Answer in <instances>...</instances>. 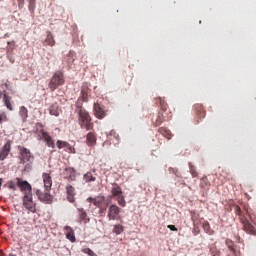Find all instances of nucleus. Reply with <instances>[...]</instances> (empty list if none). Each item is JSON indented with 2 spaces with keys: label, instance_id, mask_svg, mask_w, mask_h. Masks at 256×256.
I'll use <instances>...</instances> for the list:
<instances>
[{
  "label": "nucleus",
  "instance_id": "bb28decb",
  "mask_svg": "<svg viewBox=\"0 0 256 256\" xmlns=\"http://www.w3.org/2000/svg\"><path fill=\"white\" fill-rule=\"evenodd\" d=\"M210 188V182L207 181V178H201V189L207 190Z\"/></svg>",
  "mask_w": 256,
  "mask_h": 256
},
{
  "label": "nucleus",
  "instance_id": "a19ab883",
  "mask_svg": "<svg viewBox=\"0 0 256 256\" xmlns=\"http://www.w3.org/2000/svg\"><path fill=\"white\" fill-rule=\"evenodd\" d=\"M0 190H2V178H0Z\"/></svg>",
  "mask_w": 256,
  "mask_h": 256
},
{
  "label": "nucleus",
  "instance_id": "dca6fc26",
  "mask_svg": "<svg viewBox=\"0 0 256 256\" xmlns=\"http://www.w3.org/2000/svg\"><path fill=\"white\" fill-rule=\"evenodd\" d=\"M95 142H96V137H94V133L88 132V134L85 135V145H88V147H94Z\"/></svg>",
  "mask_w": 256,
  "mask_h": 256
},
{
  "label": "nucleus",
  "instance_id": "aec40b11",
  "mask_svg": "<svg viewBox=\"0 0 256 256\" xmlns=\"http://www.w3.org/2000/svg\"><path fill=\"white\" fill-rule=\"evenodd\" d=\"M112 197H122L121 187L117 186V184H112Z\"/></svg>",
  "mask_w": 256,
  "mask_h": 256
},
{
  "label": "nucleus",
  "instance_id": "e433bc0d",
  "mask_svg": "<svg viewBox=\"0 0 256 256\" xmlns=\"http://www.w3.org/2000/svg\"><path fill=\"white\" fill-rule=\"evenodd\" d=\"M110 136H112V139H115V144H117V141H119V136H117V133L112 131L110 132Z\"/></svg>",
  "mask_w": 256,
  "mask_h": 256
},
{
  "label": "nucleus",
  "instance_id": "ddd939ff",
  "mask_svg": "<svg viewBox=\"0 0 256 256\" xmlns=\"http://www.w3.org/2000/svg\"><path fill=\"white\" fill-rule=\"evenodd\" d=\"M65 195H67V200H69V203H75V187L65 186Z\"/></svg>",
  "mask_w": 256,
  "mask_h": 256
},
{
  "label": "nucleus",
  "instance_id": "f257e3e1",
  "mask_svg": "<svg viewBox=\"0 0 256 256\" xmlns=\"http://www.w3.org/2000/svg\"><path fill=\"white\" fill-rule=\"evenodd\" d=\"M6 188L12 191L19 189L22 192V208H26L29 213H35V202L32 201V185L22 178H16V181H6Z\"/></svg>",
  "mask_w": 256,
  "mask_h": 256
},
{
  "label": "nucleus",
  "instance_id": "4c0bfd02",
  "mask_svg": "<svg viewBox=\"0 0 256 256\" xmlns=\"http://www.w3.org/2000/svg\"><path fill=\"white\" fill-rule=\"evenodd\" d=\"M191 221L197 222V214H191Z\"/></svg>",
  "mask_w": 256,
  "mask_h": 256
},
{
  "label": "nucleus",
  "instance_id": "6e6552de",
  "mask_svg": "<svg viewBox=\"0 0 256 256\" xmlns=\"http://www.w3.org/2000/svg\"><path fill=\"white\" fill-rule=\"evenodd\" d=\"M88 203H92V205H95V207H98V209H102L104 211V208H108L111 206H108V200H104V196H95V198H88Z\"/></svg>",
  "mask_w": 256,
  "mask_h": 256
},
{
  "label": "nucleus",
  "instance_id": "c756f323",
  "mask_svg": "<svg viewBox=\"0 0 256 256\" xmlns=\"http://www.w3.org/2000/svg\"><path fill=\"white\" fill-rule=\"evenodd\" d=\"M65 173L69 174V179L75 177V168H65Z\"/></svg>",
  "mask_w": 256,
  "mask_h": 256
},
{
  "label": "nucleus",
  "instance_id": "cd10ccee",
  "mask_svg": "<svg viewBox=\"0 0 256 256\" xmlns=\"http://www.w3.org/2000/svg\"><path fill=\"white\" fill-rule=\"evenodd\" d=\"M189 172H191V178H197V170L193 168V164L188 163Z\"/></svg>",
  "mask_w": 256,
  "mask_h": 256
},
{
  "label": "nucleus",
  "instance_id": "6ab92c4d",
  "mask_svg": "<svg viewBox=\"0 0 256 256\" xmlns=\"http://www.w3.org/2000/svg\"><path fill=\"white\" fill-rule=\"evenodd\" d=\"M194 112L197 113V118H203L205 116V113H203V106L200 104L194 105Z\"/></svg>",
  "mask_w": 256,
  "mask_h": 256
},
{
  "label": "nucleus",
  "instance_id": "7c9ffc66",
  "mask_svg": "<svg viewBox=\"0 0 256 256\" xmlns=\"http://www.w3.org/2000/svg\"><path fill=\"white\" fill-rule=\"evenodd\" d=\"M82 253L85 255H88V256H98V255L94 254V252L91 251V249H89V248L82 249Z\"/></svg>",
  "mask_w": 256,
  "mask_h": 256
},
{
  "label": "nucleus",
  "instance_id": "393cba45",
  "mask_svg": "<svg viewBox=\"0 0 256 256\" xmlns=\"http://www.w3.org/2000/svg\"><path fill=\"white\" fill-rule=\"evenodd\" d=\"M49 115L58 117V105L52 104V106H49Z\"/></svg>",
  "mask_w": 256,
  "mask_h": 256
},
{
  "label": "nucleus",
  "instance_id": "a211bd4d",
  "mask_svg": "<svg viewBox=\"0 0 256 256\" xmlns=\"http://www.w3.org/2000/svg\"><path fill=\"white\" fill-rule=\"evenodd\" d=\"M46 45H49L50 47H53L55 45V39L53 38V34L48 31L47 32V37L45 39Z\"/></svg>",
  "mask_w": 256,
  "mask_h": 256
},
{
  "label": "nucleus",
  "instance_id": "39448f33",
  "mask_svg": "<svg viewBox=\"0 0 256 256\" xmlns=\"http://www.w3.org/2000/svg\"><path fill=\"white\" fill-rule=\"evenodd\" d=\"M234 214L237 215V217H240V224L244 225V232L247 233V235L256 237V228L246 220V216H248L246 207H244V210H241L240 206H234Z\"/></svg>",
  "mask_w": 256,
  "mask_h": 256
},
{
  "label": "nucleus",
  "instance_id": "473e14b6",
  "mask_svg": "<svg viewBox=\"0 0 256 256\" xmlns=\"http://www.w3.org/2000/svg\"><path fill=\"white\" fill-rule=\"evenodd\" d=\"M1 87L2 89L9 90V80H2Z\"/></svg>",
  "mask_w": 256,
  "mask_h": 256
},
{
  "label": "nucleus",
  "instance_id": "ea45409f",
  "mask_svg": "<svg viewBox=\"0 0 256 256\" xmlns=\"http://www.w3.org/2000/svg\"><path fill=\"white\" fill-rule=\"evenodd\" d=\"M3 121H5V115H0V125H2Z\"/></svg>",
  "mask_w": 256,
  "mask_h": 256
},
{
  "label": "nucleus",
  "instance_id": "412c9836",
  "mask_svg": "<svg viewBox=\"0 0 256 256\" xmlns=\"http://www.w3.org/2000/svg\"><path fill=\"white\" fill-rule=\"evenodd\" d=\"M161 123H164V114L158 112V116L154 118V127L160 126Z\"/></svg>",
  "mask_w": 256,
  "mask_h": 256
},
{
  "label": "nucleus",
  "instance_id": "20e7f679",
  "mask_svg": "<svg viewBox=\"0 0 256 256\" xmlns=\"http://www.w3.org/2000/svg\"><path fill=\"white\" fill-rule=\"evenodd\" d=\"M75 113L78 114V127L85 129V131H91L94 128V124L91 123V115L84 108H81V104L75 105Z\"/></svg>",
  "mask_w": 256,
  "mask_h": 256
},
{
  "label": "nucleus",
  "instance_id": "4468645a",
  "mask_svg": "<svg viewBox=\"0 0 256 256\" xmlns=\"http://www.w3.org/2000/svg\"><path fill=\"white\" fill-rule=\"evenodd\" d=\"M0 100H2V104L6 105V109H8L9 111H12V102H10L12 98L0 92Z\"/></svg>",
  "mask_w": 256,
  "mask_h": 256
},
{
  "label": "nucleus",
  "instance_id": "2f4dec72",
  "mask_svg": "<svg viewBox=\"0 0 256 256\" xmlns=\"http://www.w3.org/2000/svg\"><path fill=\"white\" fill-rule=\"evenodd\" d=\"M88 99V88H82V102Z\"/></svg>",
  "mask_w": 256,
  "mask_h": 256
},
{
  "label": "nucleus",
  "instance_id": "2eb2a0df",
  "mask_svg": "<svg viewBox=\"0 0 256 256\" xmlns=\"http://www.w3.org/2000/svg\"><path fill=\"white\" fill-rule=\"evenodd\" d=\"M65 239L75 243V231L71 230V227L65 226Z\"/></svg>",
  "mask_w": 256,
  "mask_h": 256
},
{
  "label": "nucleus",
  "instance_id": "c85d7f7f",
  "mask_svg": "<svg viewBox=\"0 0 256 256\" xmlns=\"http://www.w3.org/2000/svg\"><path fill=\"white\" fill-rule=\"evenodd\" d=\"M35 1L36 0H29V6H28V9L31 13V15H33V13H35Z\"/></svg>",
  "mask_w": 256,
  "mask_h": 256
},
{
  "label": "nucleus",
  "instance_id": "9d476101",
  "mask_svg": "<svg viewBox=\"0 0 256 256\" xmlns=\"http://www.w3.org/2000/svg\"><path fill=\"white\" fill-rule=\"evenodd\" d=\"M105 210H108V221L117 220V214L121 213V208H117V205L105 207Z\"/></svg>",
  "mask_w": 256,
  "mask_h": 256
},
{
  "label": "nucleus",
  "instance_id": "72a5a7b5",
  "mask_svg": "<svg viewBox=\"0 0 256 256\" xmlns=\"http://www.w3.org/2000/svg\"><path fill=\"white\" fill-rule=\"evenodd\" d=\"M211 256H220V251H217V247H211Z\"/></svg>",
  "mask_w": 256,
  "mask_h": 256
},
{
  "label": "nucleus",
  "instance_id": "f03ea898",
  "mask_svg": "<svg viewBox=\"0 0 256 256\" xmlns=\"http://www.w3.org/2000/svg\"><path fill=\"white\" fill-rule=\"evenodd\" d=\"M36 135L39 136V140H42L45 142V147H49L52 149H65L67 152L71 154H75V148L71 147L68 142L65 141H55L51 140V136L48 135V132H45L44 130H37Z\"/></svg>",
  "mask_w": 256,
  "mask_h": 256
},
{
  "label": "nucleus",
  "instance_id": "f704fd0d",
  "mask_svg": "<svg viewBox=\"0 0 256 256\" xmlns=\"http://www.w3.org/2000/svg\"><path fill=\"white\" fill-rule=\"evenodd\" d=\"M118 198V206L124 207V196H115Z\"/></svg>",
  "mask_w": 256,
  "mask_h": 256
},
{
  "label": "nucleus",
  "instance_id": "7ed1b4c3",
  "mask_svg": "<svg viewBox=\"0 0 256 256\" xmlns=\"http://www.w3.org/2000/svg\"><path fill=\"white\" fill-rule=\"evenodd\" d=\"M42 186H44L45 191L36 190V197L39 198V202L45 205H51V194L48 191L51 190V176L48 173H42Z\"/></svg>",
  "mask_w": 256,
  "mask_h": 256
},
{
  "label": "nucleus",
  "instance_id": "5701e85b",
  "mask_svg": "<svg viewBox=\"0 0 256 256\" xmlns=\"http://www.w3.org/2000/svg\"><path fill=\"white\" fill-rule=\"evenodd\" d=\"M19 117L22 118V121L28 118V110L25 109V106L19 107Z\"/></svg>",
  "mask_w": 256,
  "mask_h": 256
},
{
  "label": "nucleus",
  "instance_id": "9b49d317",
  "mask_svg": "<svg viewBox=\"0 0 256 256\" xmlns=\"http://www.w3.org/2000/svg\"><path fill=\"white\" fill-rule=\"evenodd\" d=\"M93 114H95V119L101 120L104 119V116H106V111L104 110V107L99 105L98 103H95L92 107Z\"/></svg>",
  "mask_w": 256,
  "mask_h": 256
},
{
  "label": "nucleus",
  "instance_id": "c03bdc74",
  "mask_svg": "<svg viewBox=\"0 0 256 256\" xmlns=\"http://www.w3.org/2000/svg\"><path fill=\"white\" fill-rule=\"evenodd\" d=\"M9 256H15V254H9Z\"/></svg>",
  "mask_w": 256,
  "mask_h": 256
},
{
  "label": "nucleus",
  "instance_id": "f3484780",
  "mask_svg": "<svg viewBox=\"0 0 256 256\" xmlns=\"http://www.w3.org/2000/svg\"><path fill=\"white\" fill-rule=\"evenodd\" d=\"M78 223L88 224V214L84 213V209L78 208Z\"/></svg>",
  "mask_w": 256,
  "mask_h": 256
},
{
  "label": "nucleus",
  "instance_id": "37998d69",
  "mask_svg": "<svg viewBox=\"0 0 256 256\" xmlns=\"http://www.w3.org/2000/svg\"><path fill=\"white\" fill-rule=\"evenodd\" d=\"M0 256H5V253L0 252Z\"/></svg>",
  "mask_w": 256,
  "mask_h": 256
},
{
  "label": "nucleus",
  "instance_id": "423d86ee",
  "mask_svg": "<svg viewBox=\"0 0 256 256\" xmlns=\"http://www.w3.org/2000/svg\"><path fill=\"white\" fill-rule=\"evenodd\" d=\"M32 152L27 148L19 146V164L26 165V171L32 169Z\"/></svg>",
  "mask_w": 256,
  "mask_h": 256
},
{
  "label": "nucleus",
  "instance_id": "f8f14e48",
  "mask_svg": "<svg viewBox=\"0 0 256 256\" xmlns=\"http://www.w3.org/2000/svg\"><path fill=\"white\" fill-rule=\"evenodd\" d=\"M224 245H227V250H229L230 253L234 254V256H240V248L236 247V245H233V241L227 239L226 241H224Z\"/></svg>",
  "mask_w": 256,
  "mask_h": 256
},
{
  "label": "nucleus",
  "instance_id": "4be33fe9",
  "mask_svg": "<svg viewBox=\"0 0 256 256\" xmlns=\"http://www.w3.org/2000/svg\"><path fill=\"white\" fill-rule=\"evenodd\" d=\"M158 133L161 134V136H163L164 138L170 140V130H167V128H158Z\"/></svg>",
  "mask_w": 256,
  "mask_h": 256
},
{
  "label": "nucleus",
  "instance_id": "1a4fd4ad",
  "mask_svg": "<svg viewBox=\"0 0 256 256\" xmlns=\"http://www.w3.org/2000/svg\"><path fill=\"white\" fill-rule=\"evenodd\" d=\"M10 151H12V141L8 140L0 148V161H5V158L9 157Z\"/></svg>",
  "mask_w": 256,
  "mask_h": 256
},
{
  "label": "nucleus",
  "instance_id": "58836bf2",
  "mask_svg": "<svg viewBox=\"0 0 256 256\" xmlns=\"http://www.w3.org/2000/svg\"><path fill=\"white\" fill-rule=\"evenodd\" d=\"M168 230H171V231L177 232V228H176V227H174V225H168Z\"/></svg>",
  "mask_w": 256,
  "mask_h": 256
},
{
  "label": "nucleus",
  "instance_id": "79ce46f5",
  "mask_svg": "<svg viewBox=\"0 0 256 256\" xmlns=\"http://www.w3.org/2000/svg\"><path fill=\"white\" fill-rule=\"evenodd\" d=\"M169 170H171V173H174V172H175L174 168H171V169H169Z\"/></svg>",
  "mask_w": 256,
  "mask_h": 256
},
{
  "label": "nucleus",
  "instance_id": "0eeeda50",
  "mask_svg": "<svg viewBox=\"0 0 256 256\" xmlns=\"http://www.w3.org/2000/svg\"><path fill=\"white\" fill-rule=\"evenodd\" d=\"M61 85H65V75L61 74V71H55L49 79V91L54 92Z\"/></svg>",
  "mask_w": 256,
  "mask_h": 256
},
{
  "label": "nucleus",
  "instance_id": "c9c22d12",
  "mask_svg": "<svg viewBox=\"0 0 256 256\" xmlns=\"http://www.w3.org/2000/svg\"><path fill=\"white\" fill-rule=\"evenodd\" d=\"M204 233L210 235V224H208L207 222H204Z\"/></svg>",
  "mask_w": 256,
  "mask_h": 256
},
{
  "label": "nucleus",
  "instance_id": "b1692460",
  "mask_svg": "<svg viewBox=\"0 0 256 256\" xmlns=\"http://www.w3.org/2000/svg\"><path fill=\"white\" fill-rule=\"evenodd\" d=\"M124 232V226H121V224H116L112 228V233H115V235H121V233Z\"/></svg>",
  "mask_w": 256,
  "mask_h": 256
},
{
  "label": "nucleus",
  "instance_id": "a878e982",
  "mask_svg": "<svg viewBox=\"0 0 256 256\" xmlns=\"http://www.w3.org/2000/svg\"><path fill=\"white\" fill-rule=\"evenodd\" d=\"M82 178L85 180V183L94 182V176L91 175V172L85 173Z\"/></svg>",
  "mask_w": 256,
  "mask_h": 256
}]
</instances>
